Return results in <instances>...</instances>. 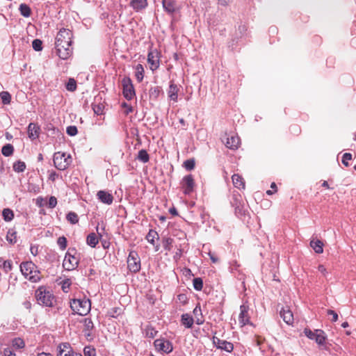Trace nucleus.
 <instances>
[{
  "label": "nucleus",
  "instance_id": "f257e3e1",
  "mask_svg": "<svg viewBox=\"0 0 356 356\" xmlns=\"http://www.w3.org/2000/svg\"><path fill=\"white\" fill-rule=\"evenodd\" d=\"M35 296L40 305L46 307H53L54 296L49 291H47L44 287H39L35 291Z\"/></svg>",
  "mask_w": 356,
  "mask_h": 356
},
{
  "label": "nucleus",
  "instance_id": "f03ea898",
  "mask_svg": "<svg viewBox=\"0 0 356 356\" xmlns=\"http://www.w3.org/2000/svg\"><path fill=\"white\" fill-rule=\"evenodd\" d=\"M91 307L89 299H73L70 302V307L73 312L79 315H86L90 312Z\"/></svg>",
  "mask_w": 356,
  "mask_h": 356
},
{
  "label": "nucleus",
  "instance_id": "7ed1b4c3",
  "mask_svg": "<svg viewBox=\"0 0 356 356\" xmlns=\"http://www.w3.org/2000/svg\"><path fill=\"white\" fill-rule=\"evenodd\" d=\"M72 158L70 154L65 153L56 152L54 155V166L59 170H65L71 163Z\"/></svg>",
  "mask_w": 356,
  "mask_h": 356
},
{
  "label": "nucleus",
  "instance_id": "20e7f679",
  "mask_svg": "<svg viewBox=\"0 0 356 356\" xmlns=\"http://www.w3.org/2000/svg\"><path fill=\"white\" fill-rule=\"evenodd\" d=\"M75 249H69L65 254L63 266L67 270L75 269L79 264V259L74 256Z\"/></svg>",
  "mask_w": 356,
  "mask_h": 356
},
{
  "label": "nucleus",
  "instance_id": "39448f33",
  "mask_svg": "<svg viewBox=\"0 0 356 356\" xmlns=\"http://www.w3.org/2000/svg\"><path fill=\"white\" fill-rule=\"evenodd\" d=\"M122 93L127 100L132 99L136 96L132 81L129 77L125 76L122 80Z\"/></svg>",
  "mask_w": 356,
  "mask_h": 356
},
{
  "label": "nucleus",
  "instance_id": "423d86ee",
  "mask_svg": "<svg viewBox=\"0 0 356 356\" xmlns=\"http://www.w3.org/2000/svg\"><path fill=\"white\" fill-rule=\"evenodd\" d=\"M127 266L132 273H138L140 270V259L135 251H131L127 258Z\"/></svg>",
  "mask_w": 356,
  "mask_h": 356
},
{
  "label": "nucleus",
  "instance_id": "0eeeda50",
  "mask_svg": "<svg viewBox=\"0 0 356 356\" xmlns=\"http://www.w3.org/2000/svg\"><path fill=\"white\" fill-rule=\"evenodd\" d=\"M56 356H83L74 351L69 343H60L56 349Z\"/></svg>",
  "mask_w": 356,
  "mask_h": 356
},
{
  "label": "nucleus",
  "instance_id": "6e6552de",
  "mask_svg": "<svg viewBox=\"0 0 356 356\" xmlns=\"http://www.w3.org/2000/svg\"><path fill=\"white\" fill-rule=\"evenodd\" d=\"M154 345L159 352L170 353L173 350L172 343L164 339H157L154 341Z\"/></svg>",
  "mask_w": 356,
  "mask_h": 356
},
{
  "label": "nucleus",
  "instance_id": "1a4fd4ad",
  "mask_svg": "<svg viewBox=\"0 0 356 356\" xmlns=\"http://www.w3.org/2000/svg\"><path fill=\"white\" fill-rule=\"evenodd\" d=\"M147 63L152 71L157 70L159 67V53L156 49L150 50L147 55Z\"/></svg>",
  "mask_w": 356,
  "mask_h": 356
},
{
  "label": "nucleus",
  "instance_id": "9d476101",
  "mask_svg": "<svg viewBox=\"0 0 356 356\" xmlns=\"http://www.w3.org/2000/svg\"><path fill=\"white\" fill-rule=\"evenodd\" d=\"M213 343L217 348L223 350L228 353H231L234 349V345L231 342L225 340H221L216 337H213Z\"/></svg>",
  "mask_w": 356,
  "mask_h": 356
},
{
  "label": "nucleus",
  "instance_id": "9b49d317",
  "mask_svg": "<svg viewBox=\"0 0 356 356\" xmlns=\"http://www.w3.org/2000/svg\"><path fill=\"white\" fill-rule=\"evenodd\" d=\"M238 321L241 326H244L245 325H253V324L250 321V316L248 315V307L245 305H242L240 307Z\"/></svg>",
  "mask_w": 356,
  "mask_h": 356
},
{
  "label": "nucleus",
  "instance_id": "f8f14e48",
  "mask_svg": "<svg viewBox=\"0 0 356 356\" xmlns=\"http://www.w3.org/2000/svg\"><path fill=\"white\" fill-rule=\"evenodd\" d=\"M194 179L191 175L185 176L182 180V187L185 194H190L194 188Z\"/></svg>",
  "mask_w": 356,
  "mask_h": 356
},
{
  "label": "nucleus",
  "instance_id": "ddd939ff",
  "mask_svg": "<svg viewBox=\"0 0 356 356\" xmlns=\"http://www.w3.org/2000/svg\"><path fill=\"white\" fill-rule=\"evenodd\" d=\"M58 56L63 60L67 59L72 54V48L60 45V43H55Z\"/></svg>",
  "mask_w": 356,
  "mask_h": 356
},
{
  "label": "nucleus",
  "instance_id": "4468645a",
  "mask_svg": "<svg viewBox=\"0 0 356 356\" xmlns=\"http://www.w3.org/2000/svg\"><path fill=\"white\" fill-rule=\"evenodd\" d=\"M35 268H37V266L32 261H25L20 264V270L26 278L30 274H33V270Z\"/></svg>",
  "mask_w": 356,
  "mask_h": 356
},
{
  "label": "nucleus",
  "instance_id": "2eb2a0df",
  "mask_svg": "<svg viewBox=\"0 0 356 356\" xmlns=\"http://www.w3.org/2000/svg\"><path fill=\"white\" fill-rule=\"evenodd\" d=\"M97 196L100 202L106 204H111L113 202V195L107 191H99L97 192Z\"/></svg>",
  "mask_w": 356,
  "mask_h": 356
},
{
  "label": "nucleus",
  "instance_id": "dca6fc26",
  "mask_svg": "<svg viewBox=\"0 0 356 356\" xmlns=\"http://www.w3.org/2000/svg\"><path fill=\"white\" fill-rule=\"evenodd\" d=\"M72 39V33L70 30L67 29H61L57 34L56 38V43H60L63 40H68Z\"/></svg>",
  "mask_w": 356,
  "mask_h": 356
},
{
  "label": "nucleus",
  "instance_id": "f3484780",
  "mask_svg": "<svg viewBox=\"0 0 356 356\" xmlns=\"http://www.w3.org/2000/svg\"><path fill=\"white\" fill-rule=\"evenodd\" d=\"M240 139L236 136H231L227 138L225 145L230 149H236L238 147Z\"/></svg>",
  "mask_w": 356,
  "mask_h": 356
},
{
  "label": "nucleus",
  "instance_id": "a211bd4d",
  "mask_svg": "<svg viewBox=\"0 0 356 356\" xmlns=\"http://www.w3.org/2000/svg\"><path fill=\"white\" fill-rule=\"evenodd\" d=\"M163 7L168 13H173L177 9V3L175 0H162Z\"/></svg>",
  "mask_w": 356,
  "mask_h": 356
},
{
  "label": "nucleus",
  "instance_id": "6ab92c4d",
  "mask_svg": "<svg viewBox=\"0 0 356 356\" xmlns=\"http://www.w3.org/2000/svg\"><path fill=\"white\" fill-rule=\"evenodd\" d=\"M280 316L282 318L283 321L288 325H291L293 322V315L292 312L286 308H283L280 311Z\"/></svg>",
  "mask_w": 356,
  "mask_h": 356
},
{
  "label": "nucleus",
  "instance_id": "aec40b11",
  "mask_svg": "<svg viewBox=\"0 0 356 356\" xmlns=\"http://www.w3.org/2000/svg\"><path fill=\"white\" fill-rule=\"evenodd\" d=\"M83 332L85 334V336L88 338L92 337L91 331L94 327V324L91 318H86L83 320Z\"/></svg>",
  "mask_w": 356,
  "mask_h": 356
},
{
  "label": "nucleus",
  "instance_id": "412c9836",
  "mask_svg": "<svg viewBox=\"0 0 356 356\" xmlns=\"http://www.w3.org/2000/svg\"><path fill=\"white\" fill-rule=\"evenodd\" d=\"M40 127L35 123H30L28 126V135L31 140L39 136Z\"/></svg>",
  "mask_w": 356,
  "mask_h": 356
},
{
  "label": "nucleus",
  "instance_id": "4be33fe9",
  "mask_svg": "<svg viewBox=\"0 0 356 356\" xmlns=\"http://www.w3.org/2000/svg\"><path fill=\"white\" fill-rule=\"evenodd\" d=\"M193 313L195 318V323L197 325H202L204 323V316L202 313V309H201L200 304H198L195 307Z\"/></svg>",
  "mask_w": 356,
  "mask_h": 356
},
{
  "label": "nucleus",
  "instance_id": "5701e85b",
  "mask_svg": "<svg viewBox=\"0 0 356 356\" xmlns=\"http://www.w3.org/2000/svg\"><path fill=\"white\" fill-rule=\"evenodd\" d=\"M178 91L179 88L176 84H175L173 82H170L169 90H168V96L170 98V99L173 100L174 102L177 101L178 97Z\"/></svg>",
  "mask_w": 356,
  "mask_h": 356
},
{
  "label": "nucleus",
  "instance_id": "b1692460",
  "mask_svg": "<svg viewBox=\"0 0 356 356\" xmlns=\"http://www.w3.org/2000/svg\"><path fill=\"white\" fill-rule=\"evenodd\" d=\"M234 186L238 188H245V182L243 178L238 174H234L232 177Z\"/></svg>",
  "mask_w": 356,
  "mask_h": 356
},
{
  "label": "nucleus",
  "instance_id": "393cba45",
  "mask_svg": "<svg viewBox=\"0 0 356 356\" xmlns=\"http://www.w3.org/2000/svg\"><path fill=\"white\" fill-rule=\"evenodd\" d=\"M326 339L327 336L323 330H316V334L314 340L319 346H324Z\"/></svg>",
  "mask_w": 356,
  "mask_h": 356
},
{
  "label": "nucleus",
  "instance_id": "a878e982",
  "mask_svg": "<svg viewBox=\"0 0 356 356\" xmlns=\"http://www.w3.org/2000/svg\"><path fill=\"white\" fill-rule=\"evenodd\" d=\"M181 322L186 328H191L194 323V319L190 314H183L181 315Z\"/></svg>",
  "mask_w": 356,
  "mask_h": 356
},
{
  "label": "nucleus",
  "instance_id": "bb28decb",
  "mask_svg": "<svg viewBox=\"0 0 356 356\" xmlns=\"http://www.w3.org/2000/svg\"><path fill=\"white\" fill-rule=\"evenodd\" d=\"M147 5V0H131L130 2V6L137 11L145 8Z\"/></svg>",
  "mask_w": 356,
  "mask_h": 356
},
{
  "label": "nucleus",
  "instance_id": "cd10ccee",
  "mask_svg": "<svg viewBox=\"0 0 356 356\" xmlns=\"http://www.w3.org/2000/svg\"><path fill=\"white\" fill-rule=\"evenodd\" d=\"M310 246L318 254L322 253L323 252V243L319 240L311 241Z\"/></svg>",
  "mask_w": 356,
  "mask_h": 356
},
{
  "label": "nucleus",
  "instance_id": "c85d7f7f",
  "mask_svg": "<svg viewBox=\"0 0 356 356\" xmlns=\"http://www.w3.org/2000/svg\"><path fill=\"white\" fill-rule=\"evenodd\" d=\"M20 14L24 17H29L31 15L30 7L26 3H21L19 7Z\"/></svg>",
  "mask_w": 356,
  "mask_h": 356
},
{
  "label": "nucleus",
  "instance_id": "c756f323",
  "mask_svg": "<svg viewBox=\"0 0 356 356\" xmlns=\"http://www.w3.org/2000/svg\"><path fill=\"white\" fill-rule=\"evenodd\" d=\"M98 238L95 233H90L88 235L86 238V243L88 245L92 248H95L98 243Z\"/></svg>",
  "mask_w": 356,
  "mask_h": 356
},
{
  "label": "nucleus",
  "instance_id": "7c9ffc66",
  "mask_svg": "<svg viewBox=\"0 0 356 356\" xmlns=\"http://www.w3.org/2000/svg\"><path fill=\"white\" fill-rule=\"evenodd\" d=\"M135 76L138 82H141L144 77V68L141 64H138L136 67Z\"/></svg>",
  "mask_w": 356,
  "mask_h": 356
},
{
  "label": "nucleus",
  "instance_id": "2f4dec72",
  "mask_svg": "<svg viewBox=\"0 0 356 356\" xmlns=\"http://www.w3.org/2000/svg\"><path fill=\"white\" fill-rule=\"evenodd\" d=\"M161 91H162V89L160 86L152 87L149 89V92L150 99H156L159 97Z\"/></svg>",
  "mask_w": 356,
  "mask_h": 356
},
{
  "label": "nucleus",
  "instance_id": "473e14b6",
  "mask_svg": "<svg viewBox=\"0 0 356 356\" xmlns=\"http://www.w3.org/2000/svg\"><path fill=\"white\" fill-rule=\"evenodd\" d=\"M14 147L11 144H6L3 146L1 153L5 156H10L13 154Z\"/></svg>",
  "mask_w": 356,
  "mask_h": 356
},
{
  "label": "nucleus",
  "instance_id": "72a5a7b5",
  "mask_svg": "<svg viewBox=\"0 0 356 356\" xmlns=\"http://www.w3.org/2000/svg\"><path fill=\"white\" fill-rule=\"evenodd\" d=\"M13 168L15 172H22L26 169V164L23 161H17L14 163Z\"/></svg>",
  "mask_w": 356,
  "mask_h": 356
},
{
  "label": "nucleus",
  "instance_id": "f704fd0d",
  "mask_svg": "<svg viewBox=\"0 0 356 356\" xmlns=\"http://www.w3.org/2000/svg\"><path fill=\"white\" fill-rule=\"evenodd\" d=\"M173 239L170 237L163 238L162 243L163 248L167 251H170L172 248Z\"/></svg>",
  "mask_w": 356,
  "mask_h": 356
},
{
  "label": "nucleus",
  "instance_id": "c9c22d12",
  "mask_svg": "<svg viewBox=\"0 0 356 356\" xmlns=\"http://www.w3.org/2000/svg\"><path fill=\"white\" fill-rule=\"evenodd\" d=\"M17 233L13 229H9L7 235L6 240L11 244L15 243L17 241Z\"/></svg>",
  "mask_w": 356,
  "mask_h": 356
},
{
  "label": "nucleus",
  "instance_id": "e433bc0d",
  "mask_svg": "<svg viewBox=\"0 0 356 356\" xmlns=\"http://www.w3.org/2000/svg\"><path fill=\"white\" fill-rule=\"evenodd\" d=\"M158 237V233L153 229H150L146 236V239L149 243H150L152 245H154V240Z\"/></svg>",
  "mask_w": 356,
  "mask_h": 356
},
{
  "label": "nucleus",
  "instance_id": "4c0bfd02",
  "mask_svg": "<svg viewBox=\"0 0 356 356\" xmlns=\"http://www.w3.org/2000/svg\"><path fill=\"white\" fill-rule=\"evenodd\" d=\"M138 159L143 163H147L149 160V156L146 150L141 149L138 152Z\"/></svg>",
  "mask_w": 356,
  "mask_h": 356
},
{
  "label": "nucleus",
  "instance_id": "58836bf2",
  "mask_svg": "<svg viewBox=\"0 0 356 356\" xmlns=\"http://www.w3.org/2000/svg\"><path fill=\"white\" fill-rule=\"evenodd\" d=\"M2 216L5 221H10L13 217L14 213L10 209H4L2 211Z\"/></svg>",
  "mask_w": 356,
  "mask_h": 356
},
{
  "label": "nucleus",
  "instance_id": "ea45409f",
  "mask_svg": "<svg viewBox=\"0 0 356 356\" xmlns=\"http://www.w3.org/2000/svg\"><path fill=\"white\" fill-rule=\"evenodd\" d=\"M0 97L3 104H8L10 103L11 95L8 92L3 91L0 92Z\"/></svg>",
  "mask_w": 356,
  "mask_h": 356
},
{
  "label": "nucleus",
  "instance_id": "a19ab883",
  "mask_svg": "<svg viewBox=\"0 0 356 356\" xmlns=\"http://www.w3.org/2000/svg\"><path fill=\"white\" fill-rule=\"evenodd\" d=\"M27 278L32 282H37L40 280V271L37 268L34 269L33 274H30Z\"/></svg>",
  "mask_w": 356,
  "mask_h": 356
},
{
  "label": "nucleus",
  "instance_id": "79ce46f5",
  "mask_svg": "<svg viewBox=\"0 0 356 356\" xmlns=\"http://www.w3.org/2000/svg\"><path fill=\"white\" fill-rule=\"evenodd\" d=\"M66 218L72 224H76L79 222L78 215L76 213L72 212V211H71L67 214Z\"/></svg>",
  "mask_w": 356,
  "mask_h": 356
},
{
  "label": "nucleus",
  "instance_id": "37998d69",
  "mask_svg": "<svg viewBox=\"0 0 356 356\" xmlns=\"http://www.w3.org/2000/svg\"><path fill=\"white\" fill-rule=\"evenodd\" d=\"M193 287L196 291H201L203 287V281L200 277L194 278L193 280Z\"/></svg>",
  "mask_w": 356,
  "mask_h": 356
},
{
  "label": "nucleus",
  "instance_id": "c03bdc74",
  "mask_svg": "<svg viewBox=\"0 0 356 356\" xmlns=\"http://www.w3.org/2000/svg\"><path fill=\"white\" fill-rule=\"evenodd\" d=\"M13 346L16 349H21L24 347V341L20 338H16L13 340Z\"/></svg>",
  "mask_w": 356,
  "mask_h": 356
},
{
  "label": "nucleus",
  "instance_id": "a18cd8bd",
  "mask_svg": "<svg viewBox=\"0 0 356 356\" xmlns=\"http://www.w3.org/2000/svg\"><path fill=\"white\" fill-rule=\"evenodd\" d=\"M32 47L36 51H41L42 49V42L39 39H35L32 42Z\"/></svg>",
  "mask_w": 356,
  "mask_h": 356
},
{
  "label": "nucleus",
  "instance_id": "49530a36",
  "mask_svg": "<svg viewBox=\"0 0 356 356\" xmlns=\"http://www.w3.org/2000/svg\"><path fill=\"white\" fill-rule=\"evenodd\" d=\"M66 88L67 90L73 92L76 89V82L74 79H70L67 85Z\"/></svg>",
  "mask_w": 356,
  "mask_h": 356
},
{
  "label": "nucleus",
  "instance_id": "de8ad7c7",
  "mask_svg": "<svg viewBox=\"0 0 356 356\" xmlns=\"http://www.w3.org/2000/svg\"><path fill=\"white\" fill-rule=\"evenodd\" d=\"M83 353L85 356H96V350L91 346H86Z\"/></svg>",
  "mask_w": 356,
  "mask_h": 356
},
{
  "label": "nucleus",
  "instance_id": "09e8293b",
  "mask_svg": "<svg viewBox=\"0 0 356 356\" xmlns=\"http://www.w3.org/2000/svg\"><path fill=\"white\" fill-rule=\"evenodd\" d=\"M67 243V238L65 236H60L57 240V243L62 250L66 248Z\"/></svg>",
  "mask_w": 356,
  "mask_h": 356
},
{
  "label": "nucleus",
  "instance_id": "8fccbe9b",
  "mask_svg": "<svg viewBox=\"0 0 356 356\" xmlns=\"http://www.w3.org/2000/svg\"><path fill=\"white\" fill-rule=\"evenodd\" d=\"M157 332H158L152 327H147L145 330V335L149 338H154L156 335Z\"/></svg>",
  "mask_w": 356,
  "mask_h": 356
},
{
  "label": "nucleus",
  "instance_id": "3c124183",
  "mask_svg": "<svg viewBox=\"0 0 356 356\" xmlns=\"http://www.w3.org/2000/svg\"><path fill=\"white\" fill-rule=\"evenodd\" d=\"M195 161L194 159H188L184 161V166L187 170H191L195 168Z\"/></svg>",
  "mask_w": 356,
  "mask_h": 356
},
{
  "label": "nucleus",
  "instance_id": "603ef678",
  "mask_svg": "<svg viewBox=\"0 0 356 356\" xmlns=\"http://www.w3.org/2000/svg\"><path fill=\"white\" fill-rule=\"evenodd\" d=\"M304 333L309 339L314 340L316 334V330L313 332L309 328H305Z\"/></svg>",
  "mask_w": 356,
  "mask_h": 356
},
{
  "label": "nucleus",
  "instance_id": "864d4df0",
  "mask_svg": "<svg viewBox=\"0 0 356 356\" xmlns=\"http://www.w3.org/2000/svg\"><path fill=\"white\" fill-rule=\"evenodd\" d=\"M66 132L69 136H74L78 133L77 127L76 126H69L67 127Z\"/></svg>",
  "mask_w": 356,
  "mask_h": 356
},
{
  "label": "nucleus",
  "instance_id": "5fc2aeb1",
  "mask_svg": "<svg viewBox=\"0 0 356 356\" xmlns=\"http://www.w3.org/2000/svg\"><path fill=\"white\" fill-rule=\"evenodd\" d=\"M352 159V154L350 153H345L342 157V163L348 167L349 166L348 161Z\"/></svg>",
  "mask_w": 356,
  "mask_h": 356
},
{
  "label": "nucleus",
  "instance_id": "6e6d98bb",
  "mask_svg": "<svg viewBox=\"0 0 356 356\" xmlns=\"http://www.w3.org/2000/svg\"><path fill=\"white\" fill-rule=\"evenodd\" d=\"M2 268L6 273H8L12 269V261L10 260L4 261Z\"/></svg>",
  "mask_w": 356,
  "mask_h": 356
},
{
  "label": "nucleus",
  "instance_id": "4d7b16f0",
  "mask_svg": "<svg viewBox=\"0 0 356 356\" xmlns=\"http://www.w3.org/2000/svg\"><path fill=\"white\" fill-rule=\"evenodd\" d=\"M57 204V200L54 196H51L49 199L48 207L51 209L54 208Z\"/></svg>",
  "mask_w": 356,
  "mask_h": 356
},
{
  "label": "nucleus",
  "instance_id": "13d9d810",
  "mask_svg": "<svg viewBox=\"0 0 356 356\" xmlns=\"http://www.w3.org/2000/svg\"><path fill=\"white\" fill-rule=\"evenodd\" d=\"M241 198V195H234V197H233V201L232 202V204L233 205V207H236V205H239V204H241V200L240 199Z\"/></svg>",
  "mask_w": 356,
  "mask_h": 356
},
{
  "label": "nucleus",
  "instance_id": "bf43d9fd",
  "mask_svg": "<svg viewBox=\"0 0 356 356\" xmlns=\"http://www.w3.org/2000/svg\"><path fill=\"white\" fill-rule=\"evenodd\" d=\"M327 315L332 316V322L337 321V320H338V314L334 310L328 309L327 311Z\"/></svg>",
  "mask_w": 356,
  "mask_h": 356
},
{
  "label": "nucleus",
  "instance_id": "052dcab7",
  "mask_svg": "<svg viewBox=\"0 0 356 356\" xmlns=\"http://www.w3.org/2000/svg\"><path fill=\"white\" fill-rule=\"evenodd\" d=\"M93 111L97 115L102 113V106L100 105H93Z\"/></svg>",
  "mask_w": 356,
  "mask_h": 356
},
{
  "label": "nucleus",
  "instance_id": "680f3d73",
  "mask_svg": "<svg viewBox=\"0 0 356 356\" xmlns=\"http://www.w3.org/2000/svg\"><path fill=\"white\" fill-rule=\"evenodd\" d=\"M247 31V26L245 24H241L238 26V31L239 32L241 35H243Z\"/></svg>",
  "mask_w": 356,
  "mask_h": 356
},
{
  "label": "nucleus",
  "instance_id": "e2e57ef3",
  "mask_svg": "<svg viewBox=\"0 0 356 356\" xmlns=\"http://www.w3.org/2000/svg\"><path fill=\"white\" fill-rule=\"evenodd\" d=\"M122 106L127 108V111L125 112L126 114H129V113L133 112V107L127 104V103H125V102L122 103Z\"/></svg>",
  "mask_w": 356,
  "mask_h": 356
},
{
  "label": "nucleus",
  "instance_id": "0e129e2a",
  "mask_svg": "<svg viewBox=\"0 0 356 356\" xmlns=\"http://www.w3.org/2000/svg\"><path fill=\"white\" fill-rule=\"evenodd\" d=\"M60 45H63V47H69V48H72L71 47V45H72V39L70 40H63L62 41V42H60Z\"/></svg>",
  "mask_w": 356,
  "mask_h": 356
},
{
  "label": "nucleus",
  "instance_id": "69168bd1",
  "mask_svg": "<svg viewBox=\"0 0 356 356\" xmlns=\"http://www.w3.org/2000/svg\"><path fill=\"white\" fill-rule=\"evenodd\" d=\"M318 270L321 272L324 276L327 273L325 267L323 265H319L318 267Z\"/></svg>",
  "mask_w": 356,
  "mask_h": 356
},
{
  "label": "nucleus",
  "instance_id": "338daca9",
  "mask_svg": "<svg viewBox=\"0 0 356 356\" xmlns=\"http://www.w3.org/2000/svg\"><path fill=\"white\" fill-rule=\"evenodd\" d=\"M235 211H236V213H240V214H242L243 213L241 204L236 205V207H235Z\"/></svg>",
  "mask_w": 356,
  "mask_h": 356
},
{
  "label": "nucleus",
  "instance_id": "774afa93",
  "mask_svg": "<svg viewBox=\"0 0 356 356\" xmlns=\"http://www.w3.org/2000/svg\"><path fill=\"white\" fill-rule=\"evenodd\" d=\"M4 355L5 356H15V354H13L11 350L9 349H5L4 350Z\"/></svg>",
  "mask_w": 356,
  "mask_h": 356
}]
</instances>
